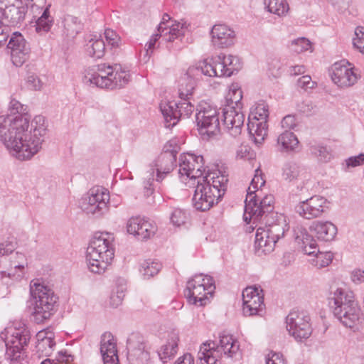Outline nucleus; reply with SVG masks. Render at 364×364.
Wrapping results in <instances>:
<instances>
[{"instance_id":"1","label":"nucleus","mask_w":364,"mask_h":364,"mask_svg":"<svg viewBox=\"0 0 364 364\" xmlns=\"http://www.w3.org/2000/svg\"><path fill=\"white\" fill-rule=\"evenodd\" d=\"M9 109L11 114L0 116V141L17 159L29 160L42 147L45 118L37 115L30 121L24 114V105L15 99L11 100Z\"/></svg>"},{"instance_id":"2","label":"nucleus","mask_w":364,"mask_h":364,"mask_svg":"<svg viewBox=\"0 0 364 364\" xmlns=\"http://www.w3.org/2000/svg\"><path fill=\"white\" fill-rule=\"evenodd\" d=\"M228 178L220 171L208 172L197 181L193 197V205L196 210L206 211L218 203L224 195Z\"/></svg>"},{"instance_id":"3","label":"nucleus","mask_w":364,"mask_h":364,"mask_svg":"<svg viewBox=\"0 0 364 364\" xmlns=\"http://www.w3.org/2000/svg\"><path fill=\"white\" fill-rule=\"evenodd\" d=\"M328 304L334 316L344 326L351 328L357 324L360 309L353 291L346 287H332Z\"/></svg>"},{"instance_id":"4","label":"nucleus","mask_w":364,"mask_h":364,"mask_svg":"<svg viewBox=\"0 0 364 364\" xmlns=\"http://www.w3.org/2000/svg\"><path fill=\"white\" fill-rule=\"evenodd\" d=\"M114 256V236L109 232L95 235L86 252V261L90 272L101 274L105 272Z\"/></svg>"},{"instance_id":"5","label":"nucleus","mask_w":364,"mask_h":364,"mask_svg":"<svg viewBox=\"0 0 364 364\" xmlns=\"http://www.w3.org/2000/svg\"><path fill=\"white\" fill-rule=\"evenodd\" d=\"M30 294L35 321L41 323L49 319L54 313L57 301L53 291L38 280H33L30 284Z\"/></svg>"},{"instance_id":"6","label":"nucleus","mask_w":364,"mask_h":364,"mask_svg":"<svg viewBox=\"0 0 364 364\" xmlns=\"http://www.w3.org/2000/svg\"><path fill=\"white\" fill-rule=\"evenodd\" d=\"M4 336L6 358L11 362H19L25 353V347L31 339V333L25 323L16 321L7 326L1 334Z\"/></svg>"},{"instance_id":"7","label":"nucleus","mask_w":364,"mask_h":364,"mask_svg":"<svg viewBox=\"0 0 364 364\" xmlns=\"http://www.w3.org/2000/svg\"><path fill=\"white\" fill-rule=\"evenodd\" d=\"M238 341L230 335L220 336L219 343L213 341L203 343L198 353V364H220L222 355L233 357L239 350Z\"/></svg>"},{"instance_id":"8","label":"nucleus","mask_w":364,"mask_h":364,"mask_svg":"<svg viewBox=\"0 0 364 364\" xmlns=\"http://www.w3.org/2000/svg\"><path fill=\"white\" fill-rule=\"evenodd\" d=\"M196 122L203 139H209L220 133L219 112L215 106L202 101L196 109Z\"/></svg>"},{"instance_id":"9","label":"nucleus","mask_w":364,"mask_h":364,"mask_svg":"<svg viewBox=\"0 0 364 364\" xmlns=\"http://www.w3.org/2000/svg\"><path fill=\"white\" fill-rule=\"evenodd\" d=\"M176 161L173 152L166 151L161 154L151 164L144 177V188L147 196H151L154 190V182H161L164 178L171 173Z\"/></svg>"},{"instance_id":"10","label":"nucleus","mask_w":364,"mask_h":364,"mask_svg":"<svg viewBox=\"0 0 364 364\" xmlns=\"http://www.w3.org/2000/svg\"><path fill=\"white\" fill-rule=\"evenodd\" d=\"M193 90L186 96L181 95V80L179 81L178 102L163 101L160 103V110L164 118L165 127L171 128L174 127L181 117H188L194 110V105L190 102V97Z\"/></svg>"},{"instance_id":"11","label":"nucleus","mask_w":364,"mask_h":364,"mask_svg":"<svg viewBox=\"0 0 364 364\" xmlns=\"http://www.w3.org/2000/svg\"><path fill=\"white\" fill-rule=\"evenodd\" d=\"M215 289L213 277L203 274H196L189 279L184 291L185 296L191 304L204 306Z\"/></svg>"},{"instance_id":"12","label":"nucleus","mask_w":364,"mask_h":364,"mask_svg":"<svg viewBox=\"0 0 364 364\" xmlns=\"http://www.w3.org/2000/svg\"><path fill=\"white\" fill-rule=\"evenodd\" d=\"M109 193L101 186L92 188L87 195L81 199L80 207L87 215L100 218L107 213Z\"/></svg>"},{"instance_id":"13","label":"nucleus","mask_w":364,"mask_h":364,"mask_svg":"<svg viewBox=\"0 0 364 364\" xmlns=\"http://www.w3.org/2000/svg\"><path fill=\"white\" fill-rule=\"evenodd\" d=\"M310 315L304 311H292L286 317V328L289 334L297 342L306 341L312 334Z\"/></svg>"},{"instance_id":"14","label":"nucleus","mask_w":364,"mask_h":364,"mask_svg":"<svg viewBox=\"0 0 364 364\" xmlns=\"http://www.w3.org/2000/svg\"><path fill=\"white\" fill-rule=\"evenodd\" d=\"M258 194L246 196L244 220L249 223L251 221H257L262 218L264 214L273 211L274 196L267 195L261 200H257Z\"/></svg>"},{"instance_id":"15","label":"nucleus","mask_w":364,"mask_h":364,"mask_svg":"<svg viewBox=\"0 0 364 364\" xmlns=\"http://www.w3.org/2000/svg\"><path fill=\"white\" fill-rule=\"evenodd\" d=\"M215 64V58L199 62L196 65L190 66L186 73L181 77V95L186 96L194 90L196 82L202 75L215 77L209 73L211 68L208 65Z\"/></svg>"},{"instance_id":"16","label":"nucleus","mask_w":364,"mask_h":364,"mask_svg":"<svg viewBox=\"0 0 364 364\" xmlns=\"http://www.w3.org/2000/svg\"><path fill=\"white\" fill-rule=\"evenodd\" d=\"M178 173L183 181L189 178L194 181L202 179L204 168L203 157L200 155L196 156L193 154H183L179 157Z\"/></svg>"},{"instance_id":"17","label":"nucleus","mask_w":364,"mask_h":364,"mask_svg":"<svg viewBox=\"0 0 364 364\" xmlns=\"http://www.w3.org/2000/svg\"><path fill=\"white\" fill-rule=\"evenodd\" d=\"M27 264V258L24 254L19 252L11 254L9 259L4 258L0 260L1 278L20 279L25 273Z\"/></svg>"},{"instance_id":"18","label":"nucleus","mask_w":364,"mask_h":364,"mask_svg":"<svg viewBox=\"0 0 364 364\" xmlns=\"http://www.w3.org/2000/svg\"><path fill=\"white\" fill-rule=\"evenodd\" d=\"M262 290L257 287H247L242 291V311L245 316H262L264 312Z\"/></svg>"},{"instance_id":"19","label":"nucleus","mask_w":364,"mask_h":364,"mask_svg":"<svg viewBox=\"0 0 364 364\" xmlns=\"http://www.w3.org/2000/svg\"><path fill=\"white\" fill-rule=\"evenodd\" d=\"M328 208L327 199L316 195L300 202L295 207V210L303 218L312 220L321 217Z\"/></svg>"},{"instance_id":"20","label":"nucleus","mask_w":364,"mask_h":364,"mask_svg":"<svg viewBox=\"0 0 364 364\" xmlns=\"http://www.w3.org/2000/svg\"><path fill=\"white\" fill-rule=\"evenodd\" d=\"M332 81L340 87H348L353 85L358 79L354 67L348 61L335 63L331 69Z\"/></svg>"},{"instance_id":"21","label":"nucleus","mask_w":364,"mask_h":364,"mask_svg":"<svg viewBox=\"0 0 364 364\" xmlns=\"http://www.w3.org/2000/svg\"><path fill=\"white\" fill-rule=\"evenodd\" d=\"M113 75V65L102 63L96 68L86 70L84 76V82L92 84L101 88L109 89L111 85L110 78Z\"/></svg>"},{"instance_id":"22","label":"nucleus","mask_w":364,"mask_h":364,"mask_svg":"<svg viewBox=\"0 0 364 364\" xmlns=\"http://www.w3.org/2000/svg\"><path fill=\"white\" fill-rule=\"evenodd\" d=\"M127 357L129 364L144 363L150 359L149 353L145 349L141 336L131 334L127 342Z\"/></svg>"},{"instance_id":"23","label":"nucleus","mask_w":364,"mask_h":364,"mask_svg":"<svg viewBox=\"0 0 364 364\" xmlns=\"http://www.w3.org/2000/svg\"><path fill=\"white\" fill-rule=\"evenodd\" d=\"M186 23L173 21L168 14L163 15L157 31L160 33L162 39L166 42H173L181 38L186 31Z\"/></svg>"},{"instance_id":"24","label":"nucleus","mask_w":364,"mask_h":364,"mask_svg":"<svg viewBox=\"0 0 364 364\" xmlns=\"http://www.w3.org/2000/svg\"><path fill=\"white\" fill-rule=\"evenodd\" d=\"M242 109H234L230 105L223 109V124L227 132L233 137L241 134L245 122V115Z\"/></svg>"},{"instance_id":"25","label":"nucleus","mask_w":364,"mask_h":364,"mask_svg":"<svg viewBox=\"0 0 364 364\" xmlns=\"http://www.w3.org/2000/svg\"><path fill=\"white\" fill-rule=\"evenodd\" d=\"M11 50V58L14 65L21 66L29 58L30 48L23 36L18 32L14 33L8 43Z\"/></svg>"},{"instance_id":"26","label":"nucleus","mask_w":364,"mask_h":364,"mask_svg":"<svg viewBox=\"0 0 364 364\" xmlns=\"http://www.w3.org/2000/svg\"><path fill=\"white\" fill-rule=\"evenodd\" d=\"M127 232L139 240H147L154 236L157 230L156 226L148 220L140 217H132L127 223Z\"/></svg>"},{"instance_id":"27","label":"nucleus","mask_w":364,"mask_h":364,"mask_svg":"<svg viewBox=\"0 0 364 364\" xmlns=\"http://www.w3.org/2000/svg\"><path fill=\"white\" fill-rule=\"evenodd\" d=\"M100 352L104 364H119L117 343L110 332H105L101 336Z\"/></svg>"},{"instance_id":"28","label":"nucleus","mask_w":364,"mask_h":364,"mask_svg":"<svg viewBox=\"0 0 364 364\" xmlns=\"http://www.w3.org/2000/svg\"><path fill=\"white\" fill-rule=\"evenodd\" d=\"M211 41L214 46L225 48L233 44L235 31L225 24L215 25L210 32Z\"/></svg>"},{"instance_id":"29","label":"nucleus","mask_w":364,"mask_h":364,"mask_svg":"<svg viewBox=\"0 0 364 364\" xmlns=\"http://www.w3.org/2000/svg\"><path fill=\"white\" fill-rule=\"evenodd\" d=\"M311 230L318 240L331 242L337 235V227L330 221H315L311 225Z\"/></svg>"},{"instance_id":"30","label":"nucleus","mask_w":364,"mask_h":364,"mask_svg":"<svg viewBox=\"0 0 364 364\" xmlns=\"http://www.w3.org/2000/svg\"><path fill=\"white\" fill-rule=\"evenodd\" d=\"M178 341L179 336L177 332L172 331L168 334L166 343L161 346L158 350L159 357L163 363H166L176 355L178 351Z\"/></svg>"},{"instance_id":"31","label":"nucleus","mask_w":364,"mask_h":364,"mask_svg":"<svg viewBox=\"0 0 364 364\" xmlns=\"http://www.w3.org/2000/svg\"><path fill=\"white\" fill-rule=\"evenodd\" d=\"M282 177L289 182L296 179L308 180L309 173L296 162L289 161L282 168Z\"/></svg>"},{"instance_id":"32","label":"nucleus","mask_w":364,"mask_h":364,"mask_svg":"<svg viewBox=\"0 0 364 364\" xmlns=\"http://www.w3.org/2000/svg\"><path fill=\"white\" fill-rule=\"evenodd\" d=\"M264 228L259 227L255 235V248L256 252L261 255L262 254H269L272 252L276 245V242L272 240L270 235H263Z\"/></svg>"},{"instance_id":"33","label":"nucleus","mask_w":364,"mask_h":364,"mask_svg":"<svg viewBox=\"0 0 364 364\" xmlns=\"http://www.w3.org/2000/svg\"><path fill=\"white\" fill-rule=\"evenodd\" d=\"M264 228L259 227L255 235V248L256 252L261 255L262 254H269L272 252L276 245V242L272 240L270 235H263Z\"/></svg>"},{"instance_id":"34","label":"nucleus","mask_w":364,"mask_h":364,"mask_svg":"<svg viewBox=\"0 0 364 364\" xmlns=\"http://www.w3.org/2000/svg\"><path fill=\"white\" fill-rule=\"evenodd\" d=\"M247 130L257 144H261L267 135V121H259L258 119H250L247 124Z\"/></svg>"},{"instance_id":"35","label":"nucleus","mask_w":364,"mask_h":364,"mask_svg":"<svg viewBox=\"0 0 364 364\" xmlns=\"http://www.w3.org/2000/svg\"><path fill=\"white\" fill-rule=\"evenodd\" d=\"M37 352L42 356H50L53 351L55 343L53 339L52 333L46 331H39L36 334Z\"/></svg>"},{"instance_id":"36","label":"nucleus","mask_w":364,"mask_h":364,"mask_svg":"<svg viewBox=\"0 0 364 364\" xmlns=\"http://www.w3.org/2000/svg\"><path fill=\"white\" fill-rule=\"evenodd\" d=\"M131 75L129 71L121 65H113V75L110 78L111 85L109 89L122 88L130 81Z\"/></svg>"},{"instance_id":"37","label":"nucleus","mask_w":364,"mask_h":364,"mask_svg":"<svg viewBox=\"0 0 364 364\" xmlns=\"http://www.w3.org/2000/svg\"><path fill=\"white\" fill-rule=\"evenodd\" d=\"M242 92L237 83H232L230 87L228 93L225 95V104L224 106L230 105L234 107V109L242 108Z\"/></svg>"},{"instance_id":"38","label":"nucleus","mask_w":364,"mask_h":364,"mask_svg":"<svg viewBox=\"0 0 364 364\" xmlns=\"http://www.w3.org/2000/svg\"><path fill=\"white\" fill-rule=\"evenodd\" d=\"M277 144L282 151H295L299 146V140L295 134L289 131H284L277 138Z\"/></svg>"},{"instance_id":"39","label":"nucleus","mask_w":364,"mask_h":364,"mask_svg":"<svg viewBox=\"0 0 364 364\" xmlns=\"http://www.w3.org/2000/svg\"><path fill=\"white\" fill-rule=\"evenodd\" d=\"M278 223L272 225L268 228H264L263 235H270L272 240L276 242L284 237L285 232L288 230V226L285 216H279Z\"/></svg>"},{"instance_id":"40","label":"nucleus","mask_w":364,"mask_h":364,"mask_svg":"<svg viewBox=\"0 0 364 364\" xmlns=\"http://www.w3.org/2000/svg\"><path fill=\"white\" fill-rule=\"evenodd\" d=\"M161 267L162 264L158 260L148 259L141 263L139 272L144 279H149L157 274Z\"/></svg>"},{"instance_id":"41","label":"nucleus","mask_w":364,"mask_h":364,"mask_svg":"<svg viewBox=\"0 0 364 364\" xmlns=\"http://www.w3.org/2000/svg\"><path fill=\"white\" fill-rule=\"evenodd\" d=\"M25 9L17 7L14 5L6 6L4 10L3 16L7 23L16 25L21 22L25 18Z\"/></svg>"},{"instance_id":"42","label":"nucleus","mask_w":364,"mask_h":364,"mask_svg":"<svg viewBox=\"0 0 364 364\" xmlns=\"http://www.w3.org/2000/svg\"><path fill=\"white\" fill-rule=\"evenodd\" d=\"M301 234L296 233V240L297 242L302 243V248L305 254L308 255H315L317 252L316 243L311 238V237L306 232L305 229H302L300 231Z\"/></svg>"},{"instance_id":"43","label":"nucleus","mask_w":364,"mask_h":364,"mask_svg":"<svg viewBox=\"0 0 364 364\" xmlns=\"http://www.w3.org/2000/svg\"><path fill=\"white\" fill-rule=\"evenodd\" d=\"M88 55L92 58H102L105 51V43L100 37H95L91 38L87 43L86 48Z\"/></svg>"},{"instance_id":"44","label":"nucleus","mask_w":364,"mask_h":364,"mask_svg":"<svg viewBox=\"0 0 364 364\" xmlns=\"http://www.w3.org/2000/svg\"><path fill=\"white\" fill-rule=\"evenodd\" d=\"M50 5L43 10L42 14L37 17L36 21V31L38 33H45L48 32L53 25V18L50 16L49 8Z\"/></svg>"},{"instance_id":"45","label":"nucleus","mask_w":364,"mask_h":364,"mask_svg":"<svg viewBox=\"0 0 364 364\" xmlns=\"http://www.w3.org/2000/svg\"><path fill=\"white\" fill-rule=\"evenodd\" d=\"M267 11L278 16H284L289 11V5L286 0H264Z\"/></svg>"},{"instance_id":"46","label":"nucleus","mask_w":364,"mask_h":364,"mask_svg":"<svg viewBox=\"0 0 364 364\" xmlns=\"http://www.w3.org/2000/svg\"><path fill=\"white\" fill-rule=\"evenodd\" d=\"M224 56L223 63L226 68V77L231 76L235 72H237L242 68V64L240 59L235 55H228Z\"/></svg>"},{"instance_id":"47","label":"nucleus","mask_w":364,"mask_h":364,"mask_svg":"<svg viewBox=\"0 0 364 364\" xmlns=\"http://www.w3.org/2000/svg\"><path fill=\"white\" fill-rule=\"evenodd\" d=\"M332 259V252H320L318 250L310 262L314 266L320 269L328 266L331 263Z\"/></svg>"},{"instance_id":"48","label":"nucleus","mask_w":364,"mask_h":364,"mask_svg":"<svg viewBox=\"0 0 364 364\" xmlns=\"http://www.w3.org/2000/svg\"><path fill=\"white\" fill-rule=\"evenodd\" d=\"M290 50L296 53H301L311 50V42L306 38H298L291 41L289 45Z\"/></svg>"},{"instance_id":"49","label":"nucleus","mask_w":364,"mask_h":364,"mask_svg":"<svg viewBox=\"0 0 364 364\" xmlns=\"http://www.w3.org/2000/svg\"><path fill=\"white\" fill-rule=\"evenodd\" d=\"M215 58V64L212 65H208L211 68V72L209 73L212 75H215V77H223L226 76V68L225 66L224 56L223 55H218Z\"/></svg>"},{"instance_id":"50","label":"nucleus","mask_w":364,"mask_h":364,"mask_svg":"<svg viewBox=\"0 0 364 364\" xmlns=\"http://www.w3.org/2000/svg\"><path fill=\"white\" fill-rule=\"evenodd\" d=\"M188 218V212L178 208H174L170 215L171 222L175 226H181L185 224Z\"/></svg>"},{"instance_id":"51","label":"nucleus","mask_w":364,"mask_h":364,"mask_svg":"<svg viewBox=\"0 0 364 364\" xmlns=\"http://www.w3.org/2000/svg\"><path fill=\"white\" fill-rule=\"evenodd\" d=\"M64 27L70 35H74L81 29V23L77 17L68 15L64 18Z\"/></svg>"},{"instance_id":"52","label":"nucleus","mask_w":364,"mask_h":364,"mask_svg":"<svg viewBox=\"0 0 364 364\" xmlns=\"http://www.w3.org/2000/svg\"><path fill=\"white\" fill-rule=\"evenodd\" d=\"M265 181L262 178V171L259 168H257L255 170V174L252 179L250 186L247 188V196H249L250 193L251 195H256V192L258 191L259 187H262L264 185Z\"/></svg>"},{"instance_id":"53","label":"nucleus","mask_w":364,"mask_h":364,"mask_svg":"<svg viewBox=\"0 0 364 364\" xmlns=\"http://www.w3.org/2000/svg\"><path fill=\"white\" fill-rule=\"evenodd\" d=\"M279 216H284L282 214L276 213V212H270L264 214L262 216V218L257 221H252L253 223H261L262 224L264 225V227H262L263 228H268L271 227L272 225H274L277 223H278L279 219L280 218Z\"/></svg>"},{"instance_id":"54","label":"nucleus","mask_w":364,"mask_h":364,"mask_svg":"<svg viewBox=\"0 0 364 364\" xmlns=\"http://www.w3.org/2000/svg\"><path fill=\"white\" fill-rule=\"evenodd\" d=\"M252 116V119H258L259 121H267L269 116L268 107L264 103H259L257 105L254 110L251 112L249 118Z\"/></svg>"},{"instance_id":"55","label":"nucleus","mask_w":364,"mask_h":364,"mask_svg":"<svg viewBox=\"0 0 364 364\" xmlns=\"http://www.w3.org/2000/svg\"><path fill=\"white\" fill-rule=\"evenodd\" d=\"M353 43L360 52L364 53V27L358 26L355 30V37Z\"/></svg>"},{"instance_id":"56","label":"nucleus","mask_w":364,"mask_h":364,"mask_svg":"<svg viewBox=\"0 0 364 364\" xmlns=\"http://www.w3.org/2000/svg\"><path fill=\"white\" fill-rule=\"evenodd\" d=\"M30 10L33 18L41 16L43 10L48 6L46 0H31Z\"/></svg>"},{"instance_id":"57","label":"nucleus","mask_w":364,"mask_h":364,"mask_svg":"<svg viewBox=\"0 0 364 364\" xmlns=\"http://www.w3.org/2000/svg\"><path fill=\"white\" fill-rule=\"evenodd\" d=\"M297 109L299 112L311 115L316 113L318 110L317 107L309 100H306L298 104Z\"/></svg>"},{"instance_id":"58","label":"nucleus","mask_w":364,"mask_h":364,"mask_svg":"<svg viewBox=\"0 0 364 364\" xmlns=\"http://www.w3.org/2000/svg\"><path fill=\"white\" fill-rule=\"evenodd\" d=\"M311 152L318 159L321 161H328L331 159V154L327 150L326 147L322 146H314L311 147Z\"/></svg>"},{"instance_id":"59","label":"nucleus","mask_w":364,"mask_h":364,"mask_svg":"<svg viewBox=\"0 0 364 364\" xmlns=\"http://www.w3.org/2000/svg\"><path fill=\"white\" fill-rule=\"evenodd\" d=\"M159 38H161L160 33L157 31L156 33H154L151 36L149 41L146 44L145 46V50H144V58H146L148 60L151 55L152 54L154 48H156V43L159 40Z\"/></svg>"},{"instance_id":"60","label":"nucleus","mask_w":364,"mask_h":364,"mask_svg":"<svg viewBox=\"0 0 364 364\" xmlns=\"http://www.w3.org/2000/svg\"><path fill=\"white\" fill-rule=\"evenodd\" d=\"M297 125V120L294 115L288 114L285 116L281 121V127L284 131L294 129Z\"/></svg>"},{"instance_id":"61","label":"nucleus","mask_w":364,"mask_h":364,"mask_svg":"<svg viewBox=\"0 0 364 364\" xmlns=\"http://www.w3.org/2000/svg\"><path fill=\"white\" fill-rule=\"evenodd\" d=\"M124 290L123 287L118 289L116 292H114L110 296L109 304L113 307H117L119 306L124 297Z\"/></svg>"},{"instance_id":"62","label":"nucleus","mask_w":364,"mask_h":364,"mask_svg":"<svg viewBox=\"0 0 364 364\" xmlns=\"http://www.w3.org/2000/svg\"><path fill=\"white\" fill-rule=\"evenodd\" d=\"M27 87L32 90H41L43 83L39 77L35 74L29 75L26 79Z\"/></svg>"},{"instance_id":"63","label":"nucleus","mask_w":364,"mask_h":364,"mask_svg":"<svg viewBox=\"0 0 364 364\" xmlns=\"http://www.w3.org/2000/svg\"><path fill=\"white\" fill-rule=\"evenodd\" d=\"M105 37L107 42L112 46H117L119 41V36L112 29L105 31Z\"/></svg>"},{"instance_id":"64","label":"nucleus","mask_w":364,"mask_h":364,"mask_svg":"<svg viewBox=\"0 0 364 364\" xmlns=\"http://www.w3.org/2000/svg\"><path fill=\"white\" fill-rule=\"evenodd\" d=\"M267 364H287L283 355L279 353L271 352L266 360Z\"/></svg>"}]
</instances>
